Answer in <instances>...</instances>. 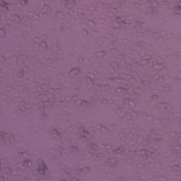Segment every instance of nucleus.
<instances>
[{
	"label": "nucleus",
	"instance_id": "obj_2",
	"mask_svg": "<svg viewBox=\"0 0 181 181\" xmlns=\"http://www.w3.org/2000/svg\"><path fill=\"white\" fill-rule=\"evenodd\" d=\"M40 170H42V168H40L39 171L40 172Z\"/></svg>",
	"mask_w": 181,
	"mask_h": 181
},
{
	"label": "nucleus",
	"instance_id": "obj_1",
	"mask_svg": "<svg viewBox=\"0 0 181 181\" xmlns=\"http://www.w3.org/2000/svg\"><path fill=\"white\" fill-rule=\"evenodd\" d=\"M42 172H46V170H47V168L46 167V165L45 163L42 164Z\"/></svg>",
	"mask_w": 181,
	"mask_h": 181
}]
</instances>
